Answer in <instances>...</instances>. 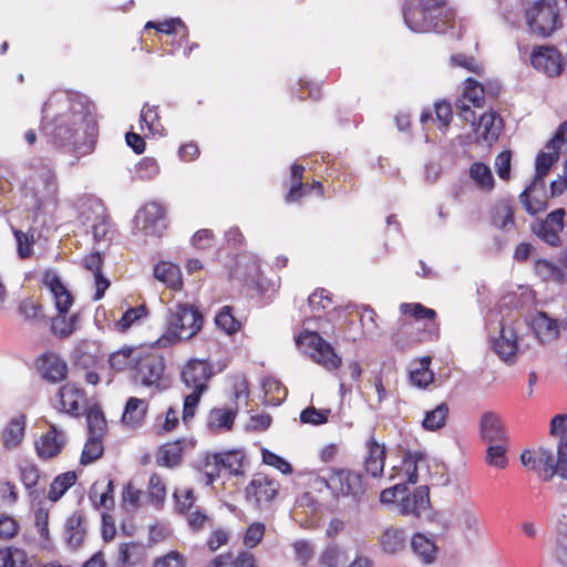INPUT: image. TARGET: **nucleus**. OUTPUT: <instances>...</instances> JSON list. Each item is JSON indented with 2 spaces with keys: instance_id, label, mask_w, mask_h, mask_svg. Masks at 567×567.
I'll return each mask as SVG.
<instances>
[{
  "instance_id": "nucleus-1",
  "label": "nucleus",
  "mask_w": 567,
  "mask_h": 567,
  "mask_svg": "<svg viewBox=\"0 0 567 567\" xmlns=\"http://www.w3.org/2000/svg\"><path fill=\"white\" fill-rule=\"evenodd\" d=\"M42 130L58 147H72L81 155L93 151L97 123L85 95L53 94L42 107Z\"/></svg>"
},
{
  "instance_id": "nucleus-2",
  "label": "nucleus",
  "mask_w": 567,
  "mask_h": 567,
  "mask_svg": "<svg viewBox=\"0 0 567 567\" xmlns=\"http://www.w3.org/2000/svg\"><path fill=\"white\" fill-rule=\"evenodd\" d=\"M403 18L413 32L445 33L452 27L453 13L444 0H406Z\"/></svg>"
},
{
  "instance_id": "nucleus-3",
  "label": "nucleus",
  "mask_w": 567,
  "mask_h": 567,
  "mask_svg": "<svg viewBox=\"0 0 567 567\" xmlns=\"http://www.w3.org/2000/svg\"><path fill=\"white\" fill-rule=\"evenodd\" d=\"M203 326V315L193 305L176 303L168 308L166 331L159 342L163 346L181 340H188L199 332Z\"/></svg>"
},
{
  "instance_id": "nucleus-4",
  "label": "nucleus",
  "mask_w": 567,
  "mask_h": 567,
  "mask_svg": "<svg viewBox=\"0 0 567 567\" xmlns=\"http://www.w3.org/2000/svg\"><path fill=\"white\" fill-rule=\"evenodd\" d=\"M213 365L207 360L190 359L182 370V380L190 390L184 399L183 420L186 423L195 415V410L203 393L208 389L207 383L213 378Z\"/></svg>"
},
{
  "instance_id": "nucleus-5",
  "label": "nucleus",
  "mask_w": 567,
  "mask_h": 567,
  "mask_svg": "<svg viewBox=\"0 0 567 567\" xmlns=\"http://www.w3.org/2000/svg\"><path fill=\"white\" fill-rule=\"evenodd\" d=\"M320 482L337 499L349 498L353 504H359L365 493L362 475L348 468H331L328 478H320Z\"/></svg>"
},
{
  "instance_id": "nucleus-6",
  "label": "nucleus",
  "mask_w": 567,
  "mask_h": 567,
  "mask_svg": "<svg viewBox=\"0 0 567 567\" xmlns=\"http://www.w3.org/2000/svg\"><path fill=\"white\" fill-rule=\"evenodd\" d=\"M558 16L557 0H537L525 12L529 30L544 38L557 29Z\"/></svg>"
},
{
  "instance_id": "nucleus-7",
  "label": "nucleus",
  "mask_w": 567,
  "mask_h": 567,
  "mask_svg": "<svg viewBox=\"0 0 567 567\" xmlns=\"http://www.w3.org/2000/svg\"><path fill=\"white\" fill-rule=\"evenodd\" d=\"M296 342L303 347L310 357L324 369L332 371L340 367L341 358L334 352L332 346L317 332H302Z\"/></svg>"
},
{
  "instance_id": "nucleus-8",
  "label": "nucleus",
  "mask_w": 567,
  "mask_h": 567,
  "mask_svg": "<svg viewBox=\"0 0 567 567\" xmlns=\"http://www.w3.org/2000/svg\"><path fill=\"white\" fill-rule=\"evenodd\" d=\"M134 223L143 235L159 237L166 228L165 210L157 203H148L137 212Z\"/></svg>"
},
{
  "instance_id": "nucleus-9",
  "label": "nucleus",
  "mask_w": 567,
  "mask_h": 567,
  "mask_svg": "<svg viewBox=\"0 0 567 567\" xmlns=\"http://www.w3.org/2000/svg\"><path fill=\"white\" fill-rule=\"evenodd\" d=\"M530 63L534 69L549 78L560 75L564 70L563 55L555 47L542 45L535 48L530 54Z\"/></svg>"
},
{
  "instance_id": "nucleus-10",
  "label": "nucleus",
  "mask_w": 567,
  "mask_h": 567,
  "mask_svg": "<svg viewBox=\"0 0 567 567\" xmlns=\"http://www.w3.org/2000/svg\"><path fill=\"white\" fill-rule=\"evenodd\" d=\"M564 208H557L549 213L544 220H538L533 226V231L547 245L557 247L560 244V236L564 228Z\"/></svg>"
},
{
  "instance_id": "nucleus-11",
  "label": "nucleus",
  "mask_w": 567,
  "mask_h": 567,
  "mask_svg": "<svg viewBox=\"0 0 567 567\" xmlns=\"http://www.w3.org/2000/svg\"><path fill=\"white\" fill-rule=\"evenodd\" d=\"M278 483L262 474H257L246 487V498L257 508L269 504L278 493Z\"/></svg>"
},
{
  "instance_id": "nucleus-12",
  "label": "nucleus",
  "mask_w": 567,
  "mask_h": 567,
  "mask_svg": "<svg viewBox=\"0 0 567 567\" xmlns=\"http://www.w3.org/2000/svg\"><path fill=\"white\" fill-rule=\"evenodd\" d=\"M555 461L553 452L545 447L526 450L520 454L522 464L536 471L544 481H549L555 475Z\"/></svg>"
},
{
  "instance_id": "nucleus-13",
  "label": "nucleus",
  "mask_w": 567,
  "mask_h": 567,
  "mask_svg": "<svg viewBox=\"0 0 567 567\" xmlns=\"http://www.w3.org/2000/svg\"><path fill=\"white\" fill-rule=\"evenodd\" d=\"M398 511L404 516L422 517L430 508L429 488L417 486L413 493L403 495L398 502Z\"/></svg>"
},
{
  "instance_id": "nucleus-14",
  "label": "nucleus",
  "mask_w": 567,
  "mask_h": 567,
  "mask_svg": "<svg viewBox=\"0 0 567 567\" xmlns=\"http://www.w3.org/2000/svg\"><path fill=\"white\" fill-rule=\"evenodd\" d=\"M164 361L161 357L148 354L144 358H138L135 365L134 379L143 385L150 386L158 383L164 372Z\"/></svg>"
},
{
  "instance_id": "nucleus-15",
  "label": "nucleus",
  "mask_w": 567,
  "mask_h": 567,
  "mask_svg": "<svg viewBox=\"0 0 567 567\" xmlns=\"http://www.w3.org/2000/svg\"><path fill=\"white\" fill-rule=\"evenodd\" d=\"M66 443L63 431H59L55 424H50V430L35 441V451L41 460H50L58 456Z\"/></svg>"
},
{
  "instance_id": "nucleus-16",
  "label": "nucleus",
  "mask_w": 567,
  "mask_h": 567,
  "mask_svg": "<svg viewBox=\"0 0 567 567\" xmlns=\"http://www.w3.org/2000/svg\"><path fill=\"white\" fill-rule=\"evenodd\" d=\"M410 546L414 558L422 565L429 566L436 561L439 547L433 535L415 533Z\"/></svg>"
},
{
  "instance_id": "nucleus-17",
  "label": "nucleus",
  "mask_w": 567,
  "mask_h": 567,
  "mask_svg": "<svg viewBox=\"0 0 567 567\" xmlns=\"http://www.w3.org/2000/svg\"><path fill=\"white\" fill-rule=\"evenodd\" d=\"M545 182L532 181V183L520 193L519 200L529 215L545 210L546 204Z\"/></svg>"
},
{
  "instance_id": "nucleus-18",
  "label": "nucleus",
  "mask_w": 567,
  "mask_h": 567,
  "mask_svg": "<svg viewBox=\"0 0 567 567\" xmlns=\"http://www.w3.org/2000/svg\"><path fill=\"white\" fill-rule=\"evenodd\" d=\"M39 362V370L47 381L58 383L66 378V362L58 354L53 352L44 353Z\"/></svg>"
},
{
  "instance_id": "nucleus-19",
  "label": "nucleus",
  "mask_w": 567,
  "mask_h": 567,
  "mask_svg": "<svg viewBox=\"0 0 567 567\" xmlns=\"http://www.w3.org/2000/svg\"><path fill=\"white\" fill-rule=\"evenodd\" d=\"M43 281L55 300L58 312L60 315H66L73 302V298L62 284L61 279L55 272L47 271Z\"/></svg>"
},
{
  "instance_id": "nucleus-20",
  "label": "nucleus",
  "mask_w": 567,
  "mask_h": 567,
  "mask_svg": "<svg viewBox=\"0 0 567 567\" xmlns=\"http://www.w3.org/2000/svg\"><path fill=\"white\" fill-rule=\"evenodd\" d=\"M481 437L488 443H502L506 440V433L498 414L485 412L480 421Z\"/></svg>"
},
{
  "instance_id": "nucleus-21",
  "label": "nucleus",
  "mask_w": 567,
  "mask_h": 567,
  "mask_svg": "<svg viewBox=\"0 0 567 567\" xmlns=\"http://www.w3.org/2000/svg\"><path fill=\"white\" fill-rule=\"evenodd\" d=\"M27 417L24 414L12 417L1 433L2 446L12 451L19 447L25 434Z\"/></svg>"
},
{
  "instance_id": "nucleus-22",
  "label": "nucleus",
  "mask_w": 567,
  "mask_h": 567,
  "mask_svg": "<svg viewBox=\"0 0 567 567\" xmlns=\"http://www.w3.org/2000/svg\"><path fill=\"white\" fill-rule=\"evenodd\" d=\"M59 409L70 415L80 414V404L84 401V392L75 384L66 383L58 391Z\"/></svg>"
},
{
  "instance_id": "nucleus-23",
  "label": "nucleus",
  "mask_w": 567,
  "mask_h": 567,
  "mask_svg": "<svg viewBox=\"0 0 567 567\" xmlns=\"http://www.w3.org/2000/svg\"><path fill=\"white\" fill-rule=\"evenodd\" d=\"M146 558V548L142 543L127 542L118 547L115 560L116 567H134L142 564Z\"/></svg>"
},
{
  "instance_id": "nucleus-24",
  "label": "nucleus",
  "mask_w": 567,
  "mask_h": 567,
  "mask_svg": "<svg viewBox=\"0 0 567 567\" xmlns=\"http://www.w3.org/2000/svg\"><path fill=\"white\" fill-rule=\"evenodd\" d=\"M148 404L146 400L130 398L126 401L124 412L122 414L123 424L132 430L138 429L144 424Z\"/></svg>"
},
{
  "instance_id": "nucleus-25",
  "label": "nucleus",
  "mask_w": 567,
  "mask_h": 567,
  "mask_svg": "<svg viewBox=\"0 0 567 567\" xmlns=\"http://www.w3.org/2000/svg\"><path fill=\"white\" fill-rule=\"evenodd\" d=\"M368 455L364 458V468L367 474L372 477H380L383 473L385 461V447L379 444L374 439L367 443Z\"/></svg>"
},
{
  "instance_id": "nucleus-26",
  "label": "nucleus",
  "mask_w": 567,
  "mask_h": 567,
  "mask_svg": "<svg viewBox=\"0 0 567 567\" xmlns=\"http://www.w3.org/2000/svg\"><path fill=\"white\" fill-rule=\"evenodd\" d=\"M502 131V118L494 112L484 113L480 116L475 133L478 140H483L487 144L497 141Z\"/></svg>"
},
{
  "instance_id": "nucleus-27",
  "label": "nucleus",
  "mask_w": 567,
  "mask_h": 567,
  "mask_svg": "<svg viewBox=\"0 0 567 567\" xmlns=\"http://www.w3.org/2000/svg\"><path fill=\"white\" fill-rule=\"evenodd\" d=\"M516 334L512 328L502 327L499 337L493 341L494 352L504 361L509 362L517 351Z\"/></svg>"
},
{
  "instance_id": "nucleus-28",
  "label": "nucleus",
  "mask_w": 567,
  "mask_h": 567,
  "mask_svg": "<svg viewBox=\"0 0 567 567\" xmlns=\"http://www.w3.org/2000/svg\"><path fill=\"white\" fill-rule=\"evenodd\" d=\"M82 264L85 269L93 272L95 282L94 300H100L110 287V281L101 272L102 256L100 252L90 254L83 258Z\"/></svg>"
},
{
  "instance_id": "nucleus-29",
  "label": "nucleus",
  "mask_w": 567,
  "mask_h": 567,
  "mask_svg": "<svg viewBox=\"0 0 567 567\" xmlns=\"http://www.w3.org/2000/svg\"><path fill=\"white\" fill-rule=\"evenodd\" d=\"M154 277L174 290L182 288L181 269L172 262L161 261L156 264L154 267Z\"/></svg>"
},
{
  "instance_id": "nucleus-30",
  "label": "nucleus",
  "mask_w": 567,
  "mask_h": 567,
  "mask_svg": "<svg viewBox=\"0 0 567 567\" xmlns=\"http://www.w3.org/2000/svg\"><path fill=\"white\" fill-rule=\"evenodd\" d=\"M236 417V411L231 409H212L207 417V426L210 431H228L231 429Z\"/></svg>"
},
{
  "instance_id": "nucleus-31",
  "label": "nucleus",
  "mask_w": 567,
  "mask_h": 567,
  "mask_svg": "<svg viewBox=\"0 0 567 567\" xmlns=\"http://www.w3.org/2000/svg\"><path fill=\"white\" fill-rule=\"evenodd\" d=\"M66 540L70 546L78 547L82 544L85 535L84 514L81 511L74 512L65 524Z\"/></svg>"
},
{
  "instance_id": "nucleus-32",
  "label": "nucleus",
  "mask_w": 567,
  "mask_h": 567,
  "mask_svg": "<svg viewBox=\"0 0 567 567\" xmlns=\"http://www.w3.org/2000/svg\"><path fill=\"white\" fill-rule=\"evenodd\" d=\"M379 543L386 554L394 555L400 553L405 545L404 529L386 528L380 536Z\"/></svg>"
},
{
  "instance_id": "nucleus-33",
  "label": "nucleus",
  "mask_w": 567,
  "mask_h": 567,
  "mask_svg": "<svg viewBox=\"0 0 567 567\" xmlns=\"http://www.w3.org/2000/svg\"><path fill=\"white\" fill-rule=\"evenodd\" d=\"M84 225L89 227L92 231L93 238L95 241L103 240L110 229V219L104 214V208L102 206H97L96 212L94 213V217L90 216L84 217Z\"/></svg>"
},
{
  "instance_id": "nucleus-34",
  "label": "nucleus",
  "mask_w": 567,
  "mask_h": 567,
  "mask_svg": "<svg viewBox=\"0 0 567 567\" xmlns=\"http://www.w3.org/2000/svg\"><path fill=\"white\" fill-rule=\"evenodd\" d=\"M558 158L559 152L553 148H544V151L539 152L535 161V176L533 181L545 182V176Z\"/></svg>"
},
{
  "instance_id": "nucleus-35",
  "label": "nucleus",
  "mask_w": 567,
  "mask_h": 567,
  "mask_svg": "<svg viewBox=\"0 0 567 567\" xmlns=\"http://www.w3.org/2000/svg\"><path fill=\"white\" fill-rule=\"evenodd\" d=\"M450 413L449 405L443 402L425 413L422 421V426L426 431H437L442 429L447 420Z\"/></svg>"
},
{
  "instance_id": "nucleus-36",
  "label": "nucleus",
  "mask_w": 567,
  "mask_h": 567,
  "mask_svg": "<svg viewBox=\"0 0 567 567\" xmlns=\"http://www.w3.org/2000/svg\"><path fill=\"white\" fill-rule=\"evenodd\" d=\"M75 472L70 471L58 475L50 485L48 498L51 502L59 501L65 492L75 484Z\"/></svg>"
},
{
  "instance_id": "nucleus-37",
  "label": "nucleus",
  "mask_w": 567,
  "mask_h": 567,
  "mask_svg": "<svg viewBox=\"0 0 567 567\" xmlns=\"http://www.w3.org/2000/svg\"><path fill=\"white\" fill-rule=\"evenodd\" d=\"M533 328L542 341L555 339L558 336L556 320L549 318L545 312H539L534 318Z\"/></svg>"
},
{
  "instance_id": "nucleus-38",
  "label": "nucleus",
  "mask_w": 567,
  "mask_h": 567,
  "mask_svg": "<svg viewBox=\"0 0 567 567\" xmlns=\"http://www.w3.org/2000/svg\"><path fill=\"white\" fill-rule=\"evenodd\" d=\"M140 123L141 130H144L145 126L152 134L162 135L164 132V126L157 113V106H150L148 103H145L141 111Z\"/></svg>"
},
{
  "instance_id": "nucleus-39",
  "label": "nucleus",
  "mask_w": 567,
  "mask_h": 567,
  "mask_svg": "<svg viewBox=\"0 0 567 567\" xmlns=\"http://www.w3.org/2000/svg\"><path fill=\"white\" fill-rule=\"evenodd\" d=\"M470 176L482 189L489 190L494 186V177L491 168L481 162H476L471 165Z\"/></svg>"
},
{
  "instance_id": "nucleus-40",
  "label": "nucleus",
  "mask_w": 567,
  "mask_h": 567,
  "mask_svg": "<svg viewBox=\"0 0 567 567\" xmlns=\"http://www.w3.org/2000/svg\"><path fill=\"white\" fill-rule=\"evenodd\" d=\"M137 361L138 358L134 355V350L132 348H123L113 352L109 358L111 368L116 371H123L130 367L135 368Z\"/></svg>"
},
{
  "instance_id": "nucleus-41",
  "label": "nucleus",
  "mask_w": 567,
  "mask_h": 567,
  "mask_svg": "<svg viewBox=\"0 0 567 567\" xmlns=\"http://www.w3.org/2000/svg\"><path fill=\"white\" fill-rule=\"evenodd\" d=\"M219 463L223 470L228 471L231 475H239L243 473L244 454L241 451L233 450L224 453H217Z\"/></svg>"
},
{
  "instance_id": "nucleus-42",
  "label": "nucleus",
  "mask_w": 567,
  "mask_h": 567,
  "mask_svg": "<svg viewBox=\"0 0 567 567\" xmlns=\"http://www.w3.org/2000/svg\"><path fill=\"white\" fill-rule=\"evenodd\" d=\"M27 554L17 547L0 549V567H25Z\"/></svg>"
},
{
  "instance_id": "nucleus-43",
  "label": "nucleus",
  "mask_w": 567,
  "mask_h": 567,
  "mask_svg": "<svg viewBox=\"0 0 567 567\" xmlns=\"http://www.w3.org/2000/svg\"><path fill=\"white\" fill-rule=\"evenodd\" d=\"M86 422L90 436H103L106 430V420L103 412L99 408L92 406L87 410Z\"/></svg>"
},
{
  "instance_id": "nucleus-44",
  "label": "nucleus",
  "mask_w": 567,
  "mask_h": 567,
  "mask_svg": "<svg viewBox=\"0 0 567 567\" xmlns=\"http://www.w3.org/2000/svg\"><path fill=\"white\" fill-rule=\"evenodd\" d=\"M102 437L89 436L81 454L80 463L87 465L95 462L103 455Z\"/></svg>"
},
{
  "instance_id": "nucleus-45",
  "label": "nucleus",
  "mask_w": 567,
  "mask_h": 567,
  "mask_svg": "<svg viewBox=\"0 0 567 567\" xmlns=\"http://www.w3.org/2000/svg\"><path fill=\"white\" fill-rule=\"evenodd\" d=\"M79 320L78 315H72L66 318V315H58L52 321L51 329L54 334L60 338H66L74 332Z\"/></svg>"
},
{
  "instance_id": "nucleus-46",
  "label": "nucleus",
  "mask_w": 567,
  "mask_h": 567,
  "mask_svg": "<svg viewBox=\"0 0 567 567\" xmlns=\"http://www.w3.org/2000/svg\"><path fill=\"white\" fill-rule=\"evenodd\" d=\"M102 483L95 482L91 488L90 492V498L94 502L95 507H104V508H111L114 505L113 499V491H114V483L112 480L107 481L106 489L101 492L99 495V501L95 498L97 497L99 489L101 488Z\"/></svg>"
},
{
  "instance_id": "nucleus-47",
  "label": "nucleus",
  "mask_w": 567,
  "mask_h": 567,
  "mask_svg": "<svg viewBox=\"0 0 567 567\" xmlns=\"http://www.w3.org/2000/svg\"><path fill=\"white\" fill-rule=\"evenodd\" d=\"M460 525L464 533H471L474 536H480L481 525L478 514L473 508L462 509L458 517Z\"/></svg>"
},
{
  "instance_id": "nucleus-48",
  "label": "nucleus",
  "mask_w": 567,
  "mask_h": 567,
  "mask_svg": "<svg viewBox=\"0 0 567 567\" xmlns=\"http://www.w3.org/2000/svg\"><path fill=\"white\" fill-rule=\"evenodd\" d=\"M215 322L218 328L227 334H233L240 328V322L235 319L230 311V307L225 306L215 317Z\"/></svg>"
},
{
  "instance_id": "nucleus-49",
  "label": "nucleus",
  "mask_w": 567,
  "mask_h": 567,
  "mask_svg": "<svg viewBox=\"0 0 567 567\" xmlns=\"http://www.w3.org/2000/svg\"><path fill=\"white\" fill-rule=\"evenodd\" d=\"M400 311L403 315H410L416 320H434L436 317L435 310L424 307L422 303H406L400 305Z\"/></svg>"
},
{
  "instance_id": "nucleus-50",
  "label": "nucleus",
  "mask_w": 567,
  "mask_h": 567,
  "mask_svg": "<svg viewBox=\"0 0 567 567\" xmlns=\"http://www.w3.org/2000/svg\"><path fill=\"white\" fill-rule=\"evenodd\" d=\"M485 460L491 466L504 468L507 465L506 449L501 443H491Z\"/></svg>"
},
{
  "instance_id": "nucleus-51",
  "label": "nucleus",
  "mask_w": 567,
  "mask_h": 567,
  "mask_svg": "<svg viewBox=\"0 0 567 567\" xmlns=\"http://www.w3.org/2000/svg\"><path fill=\"white\" fill-rule=\"evenodd\" d=\"M461 100H464L465 103L472 104L475 107L481 106L484 100L483 87L476 81L467 79Z\"/></svg>"
},
{
  "instance_id": "nucleus-52",
  "label": "nucleus",
  "mask_w": 567,
  "mask_h": 567,
  "mask_svg": "<svg viewBox=\"0 0 567 567\" xmlns=\"http://www.w3.org/2000/svg\"><path fill=\"white\" fill-rule=\"evenodd\" d=\"M330 410H318L315 406H308L300 413V421L305 424L322 425L328 422Z\"/></svg>"
},
{
  "instance_id": "nucleus-53",
  "label": "nucleus",
  "mask_w": 567,
  "mask_h": 567,
  "mask_svg": "<svg viewBox=\"0 0 567 567\" xmlns=\"http://www.w3.org/2000/svg\"><path fill=\"white\" fill-rule=\"evenodd\" d=\"M181 449L177 446V444L164 445L159 450L157 462L159 465L174 467L181 462Z\"/></svg>"
},
{
  "instance_id": "nucleus-54",
  "label": "nucleus",
  "mask_w": 567,
  "mask_h": 567,
  "mask_svg": "<svg viewBox=\"0 0 567 567\" xmlns=\"http://www.w3.org/2000/svg\"><path fill=\"white\" fill-rule=\"evenodd\" d=\"M186 557L177 550H171L154 559L152 567H186Z\"/></svg>"
},
{
  "instance_id": "nucleus-55",
  "label": "nucleus",
  "mask_w": 567,
  "mask_h": 567,
  "mask_svg": "<svg viewBox=\"0 0 567 567\" xmlns=\"http://www.w3.org/2000/svg\"><path fill=\"white\" fill-rule=\"evenodd\" d=\"M423 460L422 453H406L403 457V467L405 471L406 482L415 484L417 482V463Z\"/></svg>"
},
{
  "instance_id": "nucleus-56",
  "label": "nucleus",
  "mask_w": 567,
  "mask_h": 567,
  "mask_svg": "<svg viewBox=\"0 0 567 567\" xmlns=\"http://www.w3.org/2000/svg\"><path fill=\"white\" fill-rule=\"evenodd\" d=\"M146 316L145 306H138L135 308L127 309L121 317V319L116 322V328L118 331H126L136 320Z\"/></svg>"
},
{
  "instance_id": "nucleus-57",
  "label": "nucleus",
  "mask_w": 567,
  "mask_h": 567,
  "mask_svg": "<svg viewBox=\"0 0 567 567\" xmlns=\"http://www.w3.org/2000/svg\"><path fill=\"white\" fill-rule=\"evenodd\" d=\"M261 454L262 462L265 464L277 468L282 474H290L292 472V466L290 463H288L285 458L277 455L276 453L267 449H262Z\"/></svg>"
},
{
  "instance_id": "nucleus-58",
  "label": "nucleus",
  "mask_w": 567,
  "mask_h": 567,
  "mask_svg": "<svg viewBox=\"0 0 567 567\" xmlns=\"http://www.w3.org/2000/svg\"><path fill=\"white\" fill-rule=\"evenodd\" d=\"M21 482L24 487L33 494V488L38 485L40 480L39 470L34 464H25L20 467Z\"/></svg>"
},
{
  "instance_id": "nucleus-59",
  "label": "nucleus",
  "mask_w": 567,
  "mask_h": 567,
  "mask_svg": "<svg viewBox=\"0 0 567 567\" xmlns=\"http://www.w3.org/2000/svg\"><path fill=\"white\" fill-rule=\"evenodd\" d=\"M549 433L558 436V443H566L567 447V414H557L550 421Z\"/></svg>"
},
{
  "instance_id": "nucleus-60",
  "label": "nucleus",
  "mask_w": 567,
  "mask_h": 567,
  "mask_svg": "<svg viewBox=\"0 0 567 567\" xmlns=\"http://www.w3.org/2000/svg\"><path fill=\"white\" fill-rule=\"evenodd\" d=\"M206 484L210 485L215 482V480L219 476L223 466L219 463L218 454L214 453L212 455H207L204 464Z\"/></svg>"
},
{
  "instance_id": "nucleus-61",
  "label": "nucleus",
  "mask_w": 567,
  "mask_h": 567,
  "mask_svg": "<svg viewBox=\"0 0 567 567\" xmlns=\"http://www.w3.org/2000/svg\"><path fill=\"white\" fill-rule=\"evenodd\" d=\"M265 534V525L262 523H252L246 530L244 544L249 547H256L262 539Z\"/></svg>"
},
{
  "instance_id": "nucleus-62",
  "label": "nucleus",
  "mask_w": 567,
  "mask_h": 567,
  "mask_svg": "<svg viewBox=\"0 0 567 567\" xmlns=\"http://www.w3.org/2000/svg\"><path fill=\"white\" fill-rule=\"evenodd\" d=\"M148 493L153 503L159 504L166 496L165 485L157 474H153L148 482Z\"/></svg>"
},
{
  "instance_id": "nucleus-63",
  "label": "nucleus",
  "mask_w": 567,
  "mask_h": 567,
  "mask_svg": "<svg viewBox=\"0 0 567 567\" xmlns=\"http://www.w3.org/2000/svg\"><path fill=\"white\" fill-rule=\"evenodd\" d=\"M554 468L555 474L567 480V447L565 442L558 443L557 445V456Z\"/></svg>"
},
{
  "instance_id": "nucleus-64",
  "label": "nucleus",
  "mask_w": 567,
  "mask_h": 567,
  "mask_svg": "<svg viewBox=\"0 0 567 567\" xmlns=\"http://www.w3.org/2000/svg\"><path fill=\"white\" fill-rule=\"evenodd\" d=\"M555 554L559 563L567 567V527L557 534Z\"/></svg>"
}]
</instances>
